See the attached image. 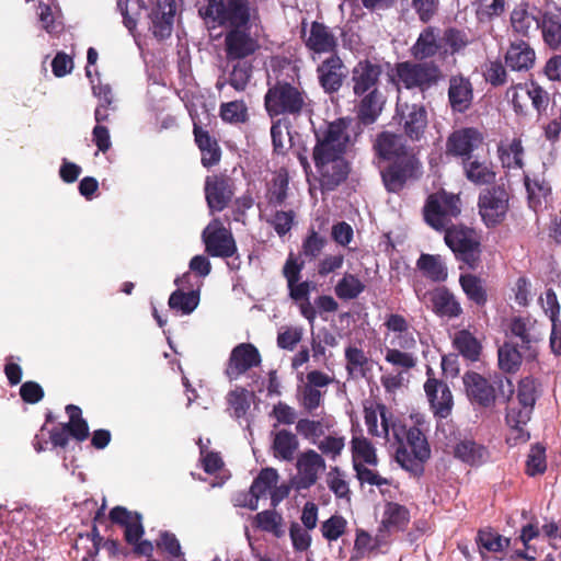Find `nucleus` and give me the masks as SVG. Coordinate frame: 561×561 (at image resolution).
<instances>
[{"instance_id":"obj_1","label":"nucleus","mask_w":561,"mask_h":561,"mask_svg":"<svg viewBox=\"0 0 561 561\" xmlns=\"http://www.w3.org/2000/svg\"><path fill=\"white\" fill-rule=\"evenodd\" d=\"M348 126L350 121L339 118L314 131L317 144L312 157L322 190L333 191L348 174V164L343 158L351 140Z\"/></svg>"},{"instance_id":"obj_2","label":"nucleus","mask_w":561,"mask_h":561,"mask_svg":"<svg viewBox=\"0 0 561 561\" xmlns=\"http://www.w3.org/2000/svg\"><path fill=\"white\" fill-rule=\"evenodd\" d=\"M396 446V461L413 476H421L424 462L431 456V448L420 428H407L401 422L393 427L392 442Z\"/></svg>"},{"instance_id":"obj_3","label":"nucleus","mask_w":561,"mask_h":561,"mask_svg":"<svg viewBox=\"0 0 561 561\" xmlns=\"http://www.w3.org/2000/svg\"><path fill=\"white\" fill-rule=\"evenodd\" d=\"M264 105L271 117L300 116L311 112V100L299 83L277 80L270 84Z\"/></svg>"},{"instance_id":"obj_4","label":"nucleus","mask_w":561,"mask_h":561,"mask_svg":"<svg viewBox=\"0 0 561 561\" xmlns=\"http://www.w3.org/2000/svg\"><path fill=\"white\" fill-rule=\"evenodd\" d=\"M206 2L199 8L201 16L229 30L249 27L257 16V8L250 0H206Z\"/></svg>"},{"instance_id":"obj_5","label":"nucleus","mask_w":561,"mask_h":561,"mask_svg":"<svg viewBox=\"0 0 561 561\" xmlns=\"http://www.w3.org/2000/svg\"><path fill=\"white\" fill-rule=\"evenodd\" d=\"M536 402V383L533 378H523L518 383L517 397L507 405L506 423L513 439L527 442L529 433L524 426L529 422ZM512 436L510 437V439Z\"/></svg>"},{"instance_id":"obj_6","label":"nucleus","mask_w":561,"mask_h":561,"mask_svg":"<svg viewBox=\"0 0 561 561\" xmlns=\"http://www.w3.org/2000/svg\"><path fill=\"white\" fill-rule=\"evenodd\" d=\"M444 241L457 261L476 270L481 263V241L474 229L465 225H451L444 230Z\"/></svg>"},{"instance_id":"obj_7","label":"nucleus","mask_w":561,"mask_h":561,"mask_svg":"<svg viewBox=\"0 0 561 561\" xmlns=\"http://www.w3.org/2000/svg\"><path fill=\"white\" fill-rule=\"evenodd\" d=\"M397 87L419 89L424 93L432 87L438 84L443 79V72L438 65L433 61H403L396 65Z\"/></svg>"},{"instance_id":"obj_8","label":"nucleus","mask_w":561,"mask_h":561,"mask_svg":"<svg viewBox=\"0 0 561 561\" xmlns=\"http://www.w3.org/2000/svg\"><path fill=\"white\" fill-rule=\"evenodd\" d=\"M461 213V202L458 195L445 191L431 194L423 207L425 222L437 231H444L451 225L453 219Z\"/></svg>"},{"instance_id":"obj_9","label":"nucleus","mask_w":561,"mask_h":561,"mask_svg":"<svg viewBox=\"0 0 561 561\" xmlns=\"http://www.w3.org/2000/svg\"><path fill=\"white\" fill-rule=\"evenodd\" d=\"M506 337L517 341V345L529 359H537L543 340V328L531 317H513L508 322Z\"/></svg>"},{"instance_id":"obj_10","label":"nucleus","mask_w":561,"mask_h":561,"mask_svg":"<svg viewBox=\"0 0 561 561\" xmlns=\"http://www.w3.org/2000/svg\"><path fill=\"white\" fill-rule=\"evenodd\" d=\"M508 202L510 194L504 185H493L479 193V215L486 227H495L504 221Z\"/></svg>"},{"instance_id":"obj_11","label":"nucleus","mask_w":561,"mask_h":561,"mask_svg":"<svg viewBox=\"0 0 561 561\" xmlns=\"http://www.w3.org/2000/svg\"><path fill=\"white\" fill-rule=\"evenodd\" d=\"M202 239L205 251L214 257L227 259L237 252V244L230 230L215 218L203 230Z\"/></svg>"},{"instance_id":"obj_12","label":"nucleus","mask_w":561,"mask_h":561,"mask_svg":"<svg viewBox=\"0 0 561 561\" xmlns=\"http://www.w3.org/2000/svg\"><path fill=\"white\" fill-rule=\"evenodd\" d=\"M204 193L209 211H222L234 196V180L226 173L208 175L205 179Z\"/></svg>"},{"instance_id":"obj_13","label":"nucleus","mask_w":561,"mask_h":561,"mask_svg":"<svg viewBox=\"0 0 561 561\" xmlns=\"http://www.w3.org/2000/svg\"><path fill=\"white\" fill-rule=\"evenodd\" d=\"M327 469L324 457L314 449H306L297 456V474L294 480L297 490H307L314 485Z\"/></svg>"},{"instance_id":"obj_14","label":"nucleus","mask_w":561,"mask_h":561,"mask_svg":"<svg viewBox=\"0 0 561 561\" xmlns=\"http://www.w3.org/2000/svg\"><path fill=\"white\" fill-rule=\"evenodd\" d=\"M397 115L404 133L412 140H420L427 127V112L422 103H409L398 96Z\"/></svg>"},{"instance_id":"obj_15","label":"nucleus","mask_w":561,"mask_h":561,"mask_svg":"<svg viewBox=\"0 0 561 561\" xmlns=\"http://www.w3.org/2000/svg\"><path fill=\"white\" fill-rule=\"evenodd\" d=\"M150 21L149 30L158 39L171 36L176 12L175 0H148Z\"/></svg>"},{"instance_id":"obj_16","label":"nucleus","mask_w":561,"mask_h":561,"mask_svg":"<svg viewBox=\"0 0 561 561\" xmlns=\"http://www.w3.org/2000/svg\"><path fill=\"white\" fill-rule=\"evenodd\" d=\"M373 149L375 154L385 161L393 162L415 158L412 150L407 146L403 136L388 130L376 135Z\"/></svg>"},{"instance_id":"obj_17","label":"nucleus","mask_w":561,"mask_h":561,"mask_svg":"<svg viewBox=\"0 0 561 561\" xmlns=\"http://www.w3.org/2000/svg\"><path fill=\"white\" fill-rule=\"evenodd\" d=\"M110 520L124 531V540L135 554L140 556V513L115 506L110 511Z\"/></svg>"},{"instance_id":"obj_18","label":"nucleus","mask_w":561,"mask_h":561,"mask_svg":"<svg viewBox=\"0 0 561 561\" xmlns=\"http://www.w3.org/2000/svg\"><path fill=\"white\" fill-rule=\"evenodd\" d=\"M483 135L477 128L463 127L454 130L446 141V152L454 157L471 159L472 152L483 144Z\"/></svg>"},{"instance_id":"obj_19","label":"nucleus","mask_w":561,"mask_h":561,"mask_svg":"<svg viewBox=\"0 0 561 561\" xmlns=\"http://www.w3.org/2000/svg\"><path fill=\"white\" fill-rule=\"evenodd\" d=\"M259 350L251 343H240L230 353L226 375L230 380L238 379L253 367L261 365Z\"/></svg>"},{"instance_id":"obj_20","label":"nucleus","mask_w":561,"mask_h":561,"mask_svg":"<svg viewBox=\"0 0 561 561\" xmlns=\"http://www.w3.org/2000/svg\"><path fill=\"white\" fill-rule=\"evenodd\" d=\"M364 419L371 436L381 437L387 443L392 442L393 427L400 421L388 411L385 404H377L375 408L365 407Z\"/></svg>"},{"instance_id":"obj_21","label":"nucleus","mask_w":561,"mask_h":561,"mask_svg":"<svg viewBox=\"0 0 561 561\" xmlns=\"http://www.w3.org/2000/svg\"><path fill=\"white\" fill-rule=\"evenodd\" d=\"M382 67L369 59L358 61L352 69L351 81L354 94L380 90Z\"/></svg>"},{"instance_id":"obj_22","label":"nucleus","mask_w":561,"mask_h":561,"mask_svg":"<svg viewBox=\"0 0 561 561\" xmlns=\"http://www.w3.org/2000/svg\"><path fill=\"white\" fill-rule=\"evenodd\" d=\"M249 27L231 28L225 36V50L228 60H241L254 54L259 42L250 35Z\"/></svg>"},{"instance_id":"obj_23","label":"nucleus","mask_w":561,"mask_h":561,"mask_svg":"<svg viewBox=\"0 0 561 561\" xmlns=\"http://www.w3.org/2000/svg\"><path fill=\"white\" fill-rule=\"evenodd\" d=\"M420 162L416 158L393 161L381 172L383 184L388 192L398 193L411 178L416 176Z\"/></svg>"},{"instance_id":"obj_24","label":"nucleus","mask_w":561,"mask_h":561,"mask_svg":"<svg viewBox=\"0 0 561 561\" xmlns=\"http://www.w3.org/2000/svg\"><path fill=\"white\" fill-rule=\"evenodd\" d=\"M466 393L472 403L490 408L496 401L495 388L491 381L476 371H468L462 377Z\"/></svg>"},{"instance_id":"obj_25","label":"nucleus","mask_w":561,"mask_h":561,"mask_svg":"<svg viewBox=\"0 0 561 561\" xmlns=\"http://www.w3.org/2000/svg\"><path fill=\"white\" fill-rule=\"evenodd\" d=\"M317 73L323 90L327 93H334L342 87L347 71L342 59L332 54L318 66Z\"/></svg>"},{"instance_id":"obj_26","label":"nucleus","mask_w":561,"mask_h":561,"mask_svg":"<svg viewBox=\"0 0 561 561\" xmlns=\"http://www.w3.org/2000/svg\"><path fill=\"white\" fill-rule=\"evenodd\" d=\"M424 390L434 414L442 419L447 417L454 404L453 394L448 386L444 381L428 377L424 385Z\"/></svg>"},{"instance_id":"obj_27","label":"nucleus","mask_w":561,"mask_h":561,"mask_svg":"<svg viewBox=\"0 0 561 561\" xmlns=\"http://www.w3.org/2000/svg\"><path fill=\"white\" fill-rule=\"evenodd\" d=\"M188 280V273L175 279L178 289L170 295L168 302L172 310L182 314H191L197 308L201 299L199 289L185 290V285Z\"/></svg>"},{"instance_id":"obj_28","label":"nucleus","mask_w":561,"mask_h":561,"mask_svg":"<svg viewBox=\"0 0 561 561\" xmlns=\"http://www.w3.org/2000/svg\"><path fill=\"white\" fill-rule=\"evenodd\" d=\"M305 44L314 54H331L337 47V38L329 26L312 22Z\"/></svg>"},{"instance_id":"obj_29","label":"nucleus","mask_w":561,"mask_h":561,"mask_svg":"<svg viewBox=\"0 0 561 561\" xmlns=\"http://www.w3.org/2000/svg\"><path fill=\"white\" fill-rule=\"evenodd\" d=\"M473 89L470 80L462 75L449 78L448 101L455 112H466L472 103Z\"/></svg>"},{"instance_id":"obj_30","label":"nucleus","mask_w":561,"mask_h":561,"mask_svg":"<svg viewBox=\"0 0 561 561\" xmlns=\"http://www.w3.org/2000/svg\"><path fill=\"white\" fill-rule=\"evenodd\" d=\"M279 474L274 468H264L260 471L257 477L253 480L250 486V499L242 503L243 506L251 511H256L259 507V500L270 496L272 489L277 484Z\"/></svg>"},{"instance_id":"obj_31","label":"nucleus","mask_w":561,"mask_h":561,"mask_svg":"<svg viewBox=\"0 0 561 561\" xmlns=\"http://www.w3.org/2000/svg\"><path fill=\"white\" fill-rule=\"evenodd\" d=\"M432 310L440 318L454 319L462 313V308L456 296L445 286L428 293Z\"/></svg>"},{"instance_id":"obj_32","label":"nucleus","mask_w":561,"mask_h":561,"mask_svg":"<svg viewBox=\"0 0 561 561\" xmlns=\"http://www.w3.org/2000/svg\"><path fill=\"white\" fill-rule=\"evenodd\" d=\"M462 170L466 179L474 185H491L496 179L495 167L489 160H480L473 157L465 159Z\"/></svg>"},{"instance_id":"obj_33","label":"nucleus","mask_w":561,"mask_h":561,"mask_svg":"<svg viewBox=\"0 0 561 561\" xmlns=\"http://www.w3.org/2000/svg\"><path fill=\"white\" fill-rule=\"evenodd\" d=\"M443 48L438 30L433 26L425 27L410 49L411 56L416 60L434 57Z\"/></svg>"},{"instance_id":"obj_34","label":"nucleus","mask_w":561,"mask_h":561,"mask_svg":"<svg viewBox=\"0 0 561 561\" xmlns=\"http://www.w3.org/2000/svg\"><path fill=\"white\" fill-rule=\"evenodd\" d=\"M535 362L529 359L517 345V341L506 340L497 350L499 368L506 374H515L519 370L523 362Z\"/></svg>"},{"instance_id":"obj_35","label":"nucleus","mask_w":561,"mask_h":561,"mask_svg":"<svg viewBox=\"0 0 561 561\" xmlns=\"http://www.w3.org/2000/svg\"><path fill=\"white\" fill-rule=\"evenodd\" d=\"M535 60V50L525 41L512 42L505 54V64L514 71L529 70Z\"/></svg>"},{"instance_id":"obj_36","label":"nucleus","mask_w":561,"mask_h":561,"mask_svg":"<svg viewBox=\"0 0 561 561\" xmlns=\"http://www.w3.org/2000/svg\"><path fill=\"white\" fill-rule=\"evenodd\" d=\"M355 95L360 98L357 110L359 121L365 125L375 123L386 103L383 93L380 90H376Z\"/></svg>"},{"instance_id":"obj_37","label":"nucleus","mask_w":561,"mask_h":561,"mask_svg":"<svg viewBox=\"0 0 561 561\" xmlns=\"http://www.w3.org/2000/svg\"><path fill=\"white\" fill-rule=\"evenodd\" d=\"M345 369L348 378H365L371 369V360L367 357L363 348L350 344L344 352Z\"/></svg>"},{"instance_id":"obj_38","label":"nucleus","mask_w":561,"mask_h":561,"mask_svg":"<svg viewBox=\"0 0 561 561\" xmlns=\"http://www.w3.org/2000/svg\"><path fill=\"white\" fill-rule=\"evenodd\" d=\"M194 137L199 150L202 151V164L206 168L216 165L220 160V149L215 139L207 130H204L197 124H194Z\"/></svg>"},{"instance_id":"obj_39","label":"nucleus","mask_w":561,"mask_h":561,"mask_svg":"<svg viewBox=\"0 0 561 561\" xmlns=\"http://www.w3.org/2000/svg\"><path fill=\"white\" fill-rule=\"evenodd\" d=\"M456 458L470 466H479L489 458L486 448L472 439H462L454 447Z\"/></svg>"},{"instance_id":"obj_40","label":"nucleus","mask_w":561,"mask_h":561,"mask_svg":"<svg viewBox=\"0 0 561 561\" xmlns=\"http://www.w3.org/2000/svg\"><path fill=\"white\" fill-rule=\"evenodd\" d=\"M353 468L356 465L376 467L379 462L376 448L371 442L363 435L353 436L351 440Z\"/></svg>"},{"instance_id":"obj_41","label":"nucleus","mask_w":561,"mask_h":561,"mask_svg":"<svg viewBox=\"0 0 561 561\" xmlns=\"http://www.w3.org/2000/svg\"><path fill=\"white\" fill-rule=\"evenodd\" d=\"M545 43L552 49L561 46V11H547L540 21Z\"/></svg>"},{"instance_id":"obj_42","label":"nucleus","mask_w":561,"mask_h":561,"mask_svg":"<svg viewBox=\"0 0 561 561\" xmlns=\"http://www.w3.org/2000/svg\"><path fill=\"white\" fill-rule=\"evenodd\" d=\"M299 440L297 436L287 430H280L274 434L272 449L274 457L291 461L298 450Z\"/></svg>"},{"instance_id":"obj_43","label":"nucleus","mask_w":561,"mask_h":561,"mask_svg":"<svg viewBox=\"0 0 561 561\" xmlns=\"http://www.w3.org/2000/svg\"><path fill=\"white\" fill-rule=\"evenodd\" d=\"M410 519L409 511L405 506L398 503L388 502L385 505L382 515L381 526L377 538L379 539L380 534L383 530L402 529L407 526Z\"/></svg>"},{"instance_id":"obj_44","label":"nucleus","mask_w":561,"mask_h":561,"mask_svg":"<svg viewBox=\"0 0 561 561\" xmlns=\"http://www.w3.org/2000/svg\"><path fill=\"white\" fill-rule=\"evenodd\" d=\"M513 30L522 36H529L540 27L539 19L531 12H528L525 4L516 7L511 14Z\"/></svg>"},{"instance_id":"obj_45","label":"nucleus","mask_w":561,"mask_h":561,"mask_svg":"<svg viewBox=\"0 0 561 561\" xmlns=\"http://www.w3.org/2000/svg\"><path fill=\"white\" fill-rule=\"evenodd\" d=\"M254 526L280 538L285 535L283 516L275 510L260 512L254 517Z\"/></svg>"},{"instance_id":"obj_46","label":"nucleus","mask_w":561,"mask_h":561,"mask_svg":"<svg viewBox=\"0 0 561 561\" xmlns=\"http://www.w3.org/2000/svg\"><path fill=\"white\" fill-rule=\"evenodd\" d=\"M454 346L467 359L476 362L481 354L480 342L467 330H461L455 334Z\"/></svg>"},{"instance_id":"obj_47","label":"nucleus","mask_w":561,"mask_h":561,"mask_svg":"<svg viewBox=\"0 0 561 561\" xmlns=\"http://www.w3.org/2000/svg\"><path fill=\"white\" fill-rule=\"evenodd\" d=\"M417 267L434 282H444L447 278V267L439 255L422 254L417 260Z\"/></svg>"},{"instance_id":"obj_48","label":"nucleus","mask_w":561,"mask_h":561,"mask_svg":"<svg viewBox=\"0 0 561 561\" xmlns=\"http://www.w3.org/2000/svg\"><path fill=\"white\" fill-rule=\"evenodd\" d=\"M499 159L504 168H522L524 165V148L518 138H514L508 145L501 142L497 148Z\"/></svg>"},{"instance_id":"obj_49","label":"nucleus","mask_w":561,"mask_h":561,"mask_svg":"<svg viewBox=\"0 0 561 561\" xmlns=\"http://www.w3.org/2000/svg\"><path fill=\"white\" fill-rule=\"evenodd\" d=\"M365 290L364 283L355 275L345 273L335 285V295L343 300L357 298Z\"/></svg>"},{"instance_id":"obj_50","label":"nucleus","mask_w":561,"mask_h":561,"mask_svg":"<svg viewBox=\"0 0 561 561\" xmlns=\"http://www.w3.org/2000/svg\"><path fill=\"white\" fill-rule=\"evenodd\" d=\"M288 175L284 171L277 172L267 190L266 198L270 206H282L287 198Z\"/></svg>"},{"instance_id":"obj_51","label":"nucleus","mask_w":561,"mask_h":561,"mask_svg":"<svg viewBox=\"0 0 561 561\" xmlns=\"http://www.w3.org/2000/svg\"><path fill=\"white\" fill-rule=\"evenodd\" d=\"M525 186L528 193L530 207L534 209H537V207L541 205V201L547 198L551 192L549 183L543 178L539 176L530 178L529 175H526Z\"/></svg>"},{"instance_id":"obj_52","label":"nucleus","mask_w":561,"mask_h":561,"mask_svg":"<svg viewBox=\"0 0 561 561\" xmlns=\"http://www.w3.org/2000/svg\"><path fill=\"white\" fill-rule=\"evenodd\" d=\"M460 286L467 297L477 305H484L486 301V293L483 288L482 280L473 274H462L459 278Z\"/></svg>"},{"instance_id":"obj_53","label":"nucleus","mask_w":561,"mask_h":561,"mask_svg":"<svg viewBox=\"0 0 561 561\" xmlns=\"http://www.w3.org/2000/svg\"><path fill=\"white\" fill-rule=\"evenodd\" d=\"M313 445L317 446L318 453L331 460H336L345 448V437L339 435H327L319 438Z\"/></svg>"},{"instance_id":"obj_54","label":"nucleus","mask_w":561,"mask_h":561,"mask_svg":"<svg viewBox=\"0 0 561 561\" xmlns=\"http://www.w3.org/2000/svg\"><path fill=\"white\" fill-rule=\"evenodd\" d=\"M65 410L72 425V438L80 443L84 442L90 433L88 422L82 417V410L75 404L66 405Z\"/></svg>"},{"instance_id":"obj_55","label":"nucleus","mask_w":561,"mask_h":561,"mask_svg":"<svg viewBox=\"0 0 561 561\" xmlns=\"http://www.w3.org/2000/svg\"><path fill=\"white\" fill-rule=\"evenodd\" d=\"M296 432L305 439L314 444L324 435V424L319 420L299 419L296 422Z\"/></svg>"},{"instance_id":"obj_56","label":"nucleus","mask_w":561,"mask_h":561,"mask_svg":"<svg viewBox=\"0 0 561 561\" xmlns=\"http://www.w3.org/2000/svg\"><path fill=\"white\" fill-rule=\"evenodd\" d=\"M328 488L340 499L348 497L350 486L345 473L339 467H331L325 476Z\"/></svg>"},{"instance_id":"obj_57","label":"nucleus","mask_w":561,"mask_h":561,"mask_svg":"<svg viewBox=\"0 0 561 561\" xmlns=\"http://www.w3.org/2000/svg\"><path fill=\"white\" fill-rule=\"evenodd\" d=\"M252 65L247 60H239L229 76V84L237 91H243L251 78Z\"/></svg>"},{"instance_id":"obj_58","label":"nucleus","mask_w":561,"mask_h":561,"mask_svg":"<svg viewBox=\"0 0 561 561\" xmlns=\"http://www.w3.org/2000/svg\"><path fill=\"white\" fill-rule=\"evenodd\" d=\"M296 213L289 210H275L266 218V221L274 228L275 232L283 237L288 233L294 225Z\"/></svg>"},{"instance_id":"obj_59","label":"nucleus","mask_w":561,"mask_h":561,"mask_svg":"<svg viewBox=\"0 0 561 561\" xmlns=\"http://www.w3.org/2000/svg\"><path fill=\"white\" fill-rule=\"evenodd\" d=\"M442 43L443 46L445 45L449 47L450 54L454 55L467 47L470 43V38L465 31L456 27H448L444 31Z\"/></svg>"},{"instance_id":"obj_60","label":"nucleus","mask_w":561,"mask_h":561,"mask_svg":"<svg viewBox=\"0 0 561 561\" xmlns=\"http://www.w3.org/2000/svg\"><path fill=\"white\" fill-rule=\"evenodd\" d=\"M347 522L341 515H333L321 524L320 530L328 541H335L346 533Z\"/></svg>"},{"instance_id":"obj_61","label":"nucleus","mask_w":561,"mask_h":561,"mask_svg":"<svg viewBox=\"0 0 561 561\" xmlns=\"http://www.w3.org/2000/svg\"><path fill=\"white\" fill-rule=\"evenodd\" d=\"M220 116L228 123H244L248 118V108L242 101L224 103L220 106Z\"/></svg>"},{"instance_id":"obj_62","label":"nucleus","mask_w":561,"mask_h":561,"mask_svg":"<svg viewBox=\"0 0 561 561\" xmlns=\"http://www.w3.org/2000/svg\"><path fill=\"white\" fill-rule=\"evenodd\" d=\"M229 409L232 411V415L237 419L245 415L250 408L248 399V391L244 388H236L230 391L227 396Z\"/></svg>"},{"instance_id":"obj_63","label":"nucleus","mask_w":561,"mask_h":561,"mask_svg":"<svg viewBox=\"0 0 561 561\" xmlns=\"http://www.w3.org/2000/svg\"><path fill=\"white\" fill-rule=\"evenodd\" d=\"M478 543L488 551L499 552L508 547L510 539L491 530H480L478 534Z\"/></svg>"},{"instance_id":"obj_64","label":"nucleus","mask_w":561,"mask_h":561,"mask_svg":"<svg viewBox=\"0 0 561 561\" xmlns=\"http://www.w3.org/2000/svg\"><path fill=\"white\" fill-rule=\"evenodd\" d=\"M324 391L313 388L309 385H304L300 389V405L308 412L312 413L318 409L322 402Z\"/></svg>"}]
</instances>
